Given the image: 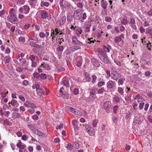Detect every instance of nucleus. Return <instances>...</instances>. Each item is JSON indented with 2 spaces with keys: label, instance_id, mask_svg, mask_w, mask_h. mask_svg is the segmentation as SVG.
I'll return each instance as SVG.
<instances>
[{
  "label": "nucleus",
  "instance_id": "f257e3e1",
  "mask_svg": "<svg viewBox=\"0 0 152 152\" xmlns=\"http://www.w3.org/2000/svg\"><path fill=\"white\" fill-rule=\"evenodd\" d=\"M31 53L30 54L28 55L27 56H28L29 58L31 61V66L32 67H35L37 65V63L39 62V58L36 56L32 54Z\"/></svg>",
  "mask_w": 152,
  "mask_h": 152
},
{
  "label": "nucleus",
  "instance_id": "f03ea898",
  "mask_svg": "<svg viewBox=\"0 0 152 152\" xmlns=\"http://www.w3.org/2000/svg\"><path fill=\"white\" fill-rule=\"evenodd\" d=\"M28 127L30 129L33 131L34 133L39 136H42L44 134L41 131L36 129L33 124H28Z\"/></svg>",
  "mask_w": 152,
  "mask_h": 152
},
{
  "label": "nucleus",
  "instance_id": "7ed1b4c3",
  "mask_svg": "<svg viewBox=\"0 0 152 152\" xmlns=\"http://www.w3.org/2000/svg\"><path fill=\"white\" fill-rule=\"evenodd\" d=\"M59 4L61 9L63 10L69 8L71 6L67 0H60Z\"/></svg>",
  "mask_w": 152,
  "mask_h": 152
},
{
  "label": "nucleus",
  "instance_id": "20e7f679",
  "mask_svg": "<svg viewBox=\"0 0 152 152\" xmlns=\"http://www.w3.org/2000/svg\"><path fill=\"white\" fill-rule=\"evenodd\" d=\"M30 10L29 7L28 5H25L20 8L18 11L21 13L27 14L29 12Z\"/></svg>",
  "mask_w": 152,
  "mask_h": 152
},
{
  "label": "nucleus",
  "instance_id": "39448f33",
  "mask_svg": "<svg viewBox=\"0 0 152 152\" xmlns=\"http://www.w3.org/2000/svg\"><path fill=\"white\" fill-rule=\"evenodd\" d=\"M82 11L80 9L76 10L74 13V17L76 20H80L82 18Z\"/></svg>",
  "mask_w": 152,
  "mask_h": 152
},
{
  "label": "nucleus",
  "instance_id": "423d86ee",
  "mask_svg": "<svg viewBox=\"0 0 152 152\" xmlns=\"http://www.w3.org/2000/svg\"><path fill=\"white\" fill-rule=\"evenodd\" d=\"M7 18L9 21L12 23H17L18 22V20L15 15H9Z\"/></svg>",
  "mask_w": 152,
  "mask_h": 152
},
{
  "label": "nucleus",
  "instance_id": "0eeeda50",
  "mask_svg": "<svg viewBox=\"0 0 152 152\" xmlns=\"http://www.w3.org/2000/svg\"><path fill=\"white\" fill-rule=\"evenodd\" d=\"M41 18L43 19L48 18V20L51 18V15H49L48 12L45 10H42L39 11Z\"/></svg>",
  "mask_w": 152,
  "mask_h": 152
},
{
  "label": "nucleus",
  "instance_id": "6e6552de",
  "mask_svg": "<svg viewBox=\"0 0 152 152\" xmlns=\"http://www.w3.org/2000/svg\"><path fill=\"white\" fill-rule=\"evenodd\" d=\"M112 106V104L111 101H106L104 103L103 108L108 113L111 109V107Z\"/></svg>",
  "mask_w": 152,
  "mask_h": 152
},
{
  "label": "nucleus",
  "instance_id": "1a4fd4ad",
  "mask_svg": "<svg viewBox=\"0 0 152 152\" xmlns=\"http://www.w3.org/2000/svg\"><path fill=\"white\" fill-rule=\"evenodd\" d=\"M80 49L81 48L80 46H73L68 49L66 51V54H69L76 50Z\"/></svg>",
  "mask_w": 152,
  "mask_h": 152
},
{
  "label": "nucleus",
  "instance_id": "9d476101",
  "mask_svg": "<svg viewBox=\"0 0 152 152\" xmlns=\"http://www.w3.org/2000/svg\"><path fill=\"white\" fill-rule=\"evenodd\" d=\"M34 77L35 78H40L42 80L45 79L47 77V75L46 74L42 73L40 74L38 72H35L33 74Z\"/></svg>",
  "mask_w": 152,
  "mask_h": 152
},
{
  "label": "nucleus",
  "instance_id": "9b49d317",
  "mask_svg": "<svg viewBox=\"0 0 152 152\" xmlns=\"http://www.w3.org/2000/svg\"><path fill=\"white\" fill-rule=\"evenodd\" d=\"M70 79L67 77L63 78L61 83V84L67 87H69V81Z\"/></svg>",
  "mask_w": 152,
  "mask_h": 152
},
{
  "label": "nucleus",
  "instance_id": "f8f14e48",
  "mask_svg": "<svg viewBox=\"0 0 152 152\" xmlns=\"http://www.w3.org/2000/svg\"><path fill=\"white\" fill-rule=\"evenodd\" d=\"M64 90V88L63 87H62L60 88L59 91L60 95L64 98L66 99L69 98V95L66 92L63 91Z\"/></svg>",
  "mask_w": 152,
  "mask_h": 152
},
{
  "label": "nucleus",
  "instance_id": "ddd939ff",
  "mask_svg": "<svg viewBox=\"0 0 152 152\" xmlns=\"http://www.w3.org/2000/svg\"><path fill=\"white\" fill-rule=\"evenodd\" d=\"M72 42L74 45L78 46H83L84 44L82 42H80L75 36H73L72 38Z\"/></svg>",
  "mask_w": 152,
  "mask_h": 152
},
{
  "label": "nucleus",
  "instance_id": "4468645a",
  "mask_svg": "<svg viewBox=\"0 0 152 152\" xmlns=\"http://www.w3.org/2000/svg\"><path fill=\"white\" fill-rule=\"evenodd\" d=\"M38 40V38L36 36H33L29 37L28 41L31 45V44L36 43L37 42Z\"/></svg>",
  "mask_w": 152,
  "mask_h": 152
},
{
  "label": "nucleus",
  "instance_id": "2eb2a0df",
  "mask_svg": "<svg viewBox=\"0 0 152 152\" xmlns=\"http://www.w3.org/2000/svg\"><path fill=\"white\" fill-rule=\"evenodd\" d=\"M66 17L65 16H63L57 21V24L58 26L63 25L66 20Z\"/></svg>",
  "mask_w": 152,
  "mask_h": 152
},
{
  "label": "nucleus",
  "instance_id": "dca6fc26",
  "mask_svg": "<svg viewBox=\"0 0 152 152\" xmlns=\"http://www.w3.org/2000/svg\"><path fill=\"white\" fill-rule=\"evenodd\" d=\"M111 77L112 79L116 81L121 77V75L117 72H114L111 74Z\"/></svg>",
  "mask_w": 152,
  "mask_h": 152
},
{
  "label": "nucleus",
  "instance_id": "f3484780",
  "mask_svg": "<svg viewBox=\"0 0 152 152\" xmlns=\"http://www.w3.org/2000/svg\"><path fill=\"white\" fill-rule=\"evenodd\" d=\"M16 146L19 149L22 150H26V145L22 143L20 141H19V142L16 144Z\"/></svg>",
  "mask_w": 152,
  "mask_h": 152
},
{
  "label": "nucleus",
  "instance_id": "a211bd4d",
  "mask_svg": "<svg viewBox=\"0 0 152 152\" xmlns=\"http://www.w3.org/2000/svg\"><path fill=\"white\" fill-rule=\"evenodd\" d=\"M98 56L101 60L106 63H109L110 61L106 57L103 56L101 54H98Z\"/></svg>",
  "mask_w": 152,
  "mask_h": 152
},
{
  "label": "nucleus",
  "instance_id": "6ab92c4d",
  "mask_svg": "<svg viewBox=\"0 0 152 152\" xmlns=\"http://www.w3.org/2000/svg\"><path fill=\"white\" fill-rule=\"evenodd\" d=\"M124 34H122L119 36L116 37L114 39L115 43L118 44L122 40V38H124Z\"/></svg>",
  "mask_w": 152,
  "mask_h": 152
},
{
  "label": "nucleus",
  "instance_id": "aec40b11",
  "mask_svg": "<svg viewBox=\"0 0 152 152\" xmlns=\"http://www.w3.org/2000/svg\"><path fill=\"white\" fill-rule=\"evenodd\" d=\"M115 83H114L112 80L109 81L107 83V87L108 89H111L114 86Z\"/></svg>",
  "mask_w": 152,
  "mask_h": 152
},
{
  "label": "nucleus",
  "instance_id": "412c9836",
  "mask_svg": "<svg viewBox=\"0 0 152 152\" xmlns=\"http://www.w3.org/2000/svg\"><path fill=\"white\" fill-rule=\"evenodd\" d=\"M95 91L94 89H92L91 90L90 92V96L91 99H94L96 98V96L95 94Z\"/></svg>",
  "mask_w": 152,
  "mask_h": 152
},
{
  "label": "nucleus",
  "instance_id": "4be33fe9",
  "mask_svg": "<svg viewBox=\"0 0 152 152\" xmlns=\"http://www.w3.org/2000/svg\"><path fill=\"white\" fill-rule=\"evenodd\" d=\"M105 84V81L104 80L101 79V78L99 79L97 84L98 87H101L102 86H104Z\"/></svg>",
  "mask_w": 152,
  "mask_h": 152
},
{
  "label": "nucleus",
  "instance_id": "5701e85b",
  "mask_svg": "<svg viewBox=\"0 0 152 152\" xmlns=\"http://www.w3.org/2000/svg\"><path fill=\"white\" fill-rule=\"evenodd\" d=\"M121 100V97L118 96H115L113 98V102L118 103L120 102Z\"/></svg>",
  "mask_w": 152,
  "mask_h": 152
},
{
  "label": "nucleus",
  "instance_id": "b1692460",
  "mask_svg": "<svg viewBox=\"0 0 152 152\" xmlns=\"http://www.w3.org/2000/svg\"><path fill=\"white\" fill-rule=\"evenodd\" d=\"M101 5L102 7L104 10L107 8V1L104 0H102L101 1Z\"/></svg>",
  "mask_w": 152,
  "mask_h": 152
},
{
  "label": "nucleus",
  "instance_id": "393cba45",
  "mask_svg": "<svg viewBox=\"0 0 152 152\" xmlns=\"http://www.w3.org/2000/svg\"><path fill=\"white\" fill-rule=\"evenodd\" d=\"M41 7H48L49 5V3L47 2L44 1H41L40 4Z\"/></svg>",
  "mask_w": 152,
  "mask_h": 152
},
{
  "label": "nucleus",
  "instance_id": "a878e982",
  "mask_svg": "<svg viewBox=\"0 0 152 152\" xmlns=\"http://www.w3.org/2000/svg\"><path fill=\"white\" fill-rule=\"evenodd\" d=\"M41 66H42L47 70H49L50 69L51 67L48 64L45 63H43L41 64Z\"/></svg>",
  "mask_w": 152,
  "mask_h": 152
},
{
  "label": "nucleus",
  "instance_id": "bb28decb",
  "mask_svg": "<svg viewBox=\"0 0 152 152\" xmlns=\"http://www.w3.org/2000/svg\"><path fill=\"white\" fill-rule=\"evenodd\" d=\"M87 132L91 136H94L95 133L94 130L92 127L89 130H87Z\"/></svg>",
  "mask_w": 152,
  "mask_h": 152
},
{
  "label": "nucleus",
  "instance_id": "cd10ccee",
  "mask_svg": "<svg viewBox=\"0 0 152 152\" xmlns=\"http://www.w3.org/2000/svg\"><path fill=\"white\" fill-rule=\"evenodd\" d=\"M36 91L38 95L40 96H42L43 95V91L41 88H37Z\"/></svg>",
  "mask_w": 152,
  "mask_h": 152
},
{
  "label": "nucleus",
  "instance_id": "c85d7f7f",
  "mask_svg": "<svg viewBox=\"0 0 152 152\" xmlns=\"http://www.w3.org/2000/svg\"><path fill=\"white\" fill-rule=\"evenodd\" d=\"M125 80V79L124 77H122L119 78L118 81V85L119 86H122Z\"/></svg>",
  "mask_w": 152,
  "mask_h": 152
},
{
  "label": "nucleus",
  "instance_id": "c756f323",
  "mask_svg": "<svg viewBox=\"0 0 152 152\" xmlns=\"http://www.w3.org/2000/svg\"><path fill=\"white\" fill-rule=\"evenodd\" d=\"M5 61V63L6 64L7 66H9V63L10 61L11 58L9 56H6L4 58Z\"/></svg>",
  "mask_w": 152,
  "mask_h": 152
},
{
  "label": "nucleus",
  "instance_id": "7c9ffc66",
  "mask_svg": "<svg viewBox=\"0 0 152 152\" xmlns=\"http://www.w3.org/2000/svg\"><path fill=\"white\" fill-rule=\"evenodd\" d=\"M92 63L94 66H97L99 65L98 61L95 58H93L91 60Z\"/></svg>",
  "mask_w": 152,
  "mask_h": 152
},
{
  "label": "nucleus",
  "instance_id": "2f4dec72",
  "mask_svg": "<svg viewBox=\"0 0 152 152\" xmlns=\"http://www.w3.org/2000/svg\"><path fill=\"white\" fill-rule=\"evenodd\" d=\"M102 48L104 52H109L110 49H111V47L109 46H106L104 45H102Z\"/></svg>",
  "mask_w": 152,
  "mask_h": 152
},
{
  "label": "nucleus",
  "instance_id": "473e14b6",
  "mask_svg": "<svg viewBox=\"0 0 152 152\" xmlns=\"http://www.w3.org/2000/svg\"><path fill=\"white\" fill-rule=\"evenodd\" d=\"M18 103L17 101L14 99H12L10 102H9V104H11L12 106L16 107Z\"/></svg>",
  "mask_w": 152,
  "mask_h": 152
},
{
  "label": "nucleus",
  "instance_id": "72a5a7b5",
  "mask_svg": "<svg viewBox=\"0 0 152 152\" xmlns=\"http://www.w3.org/2000/svg\"><path fill=\"white\" fill-rule=\"evenodd\" d=\"M117 91L121 95H123L124 94V89L122 88L118 87L117 88Z\"/></svg>",
  "mask_w": 152,
  "mask_h": 152
},
{
  "label": "nucleus",
  "instance_id": "f704fd0d",
  "mask_svg": "<svg viewBox=\"0 0 152 152\" xmlns=\"http://www.w3.org/2000/svg\"><path fill=\"white\" fill-rule=\"evenodd\" d=\"M85 76V78L86 80L88 82H90L91 80V79L90 77L89 74L87 72H85L84 73Z\"/></svg>",
  "mask_w": 152,
  "mask_h": 152
},
{
  "label": "nucleus",
  "instance_id": "c9c22d12",
  "mask_svg": "<svg viewBox=\"0 0 152 152\" xmlns=\"http://www.w3.org/2000/svg\"><path fill=\"white\" fill-rule=\"evenodd\" d=\"M32 50L33 51L38 55H42V53L39 50H38L35 48H33L32 49Z\"/></svg>",
  "mask_w": 152,
  "mask_h": 152
},
{
  "label": "nucleus",
  "instance_id": "e433bc0d",
  "mask_svg": "<svg viewBox=\"0 0 152 152\" xmlns=\"http://www.w3.org/2000/svg\"><path fill=\"white\" fill-rule=\"evenodd\" d=\"M146 34H148L151 36V38H152V29L148 28L146 29Z\"/></svg>",
  "mask_w": 152,
  "mask_h": 152
},
{
  "label": "nucleus",
  "instance_id": "4c0bfd02",
  "mask_svg": "<svg viewBox=\"0 0 152 152\" xmlns=\"http://www.w3.org/2000/svg\"><path fill=\"white\" fill-rule=\"evenodd\" d=\"M9 15H16L15 10L13 8L10 9L9 11Z\"/></svg>",
  "mask_w": 152,
  "mask_h": 152
},
{
  "label": "nucleus",
  "instance_id": "58836bf2",
  "mask_svg": "<svg viewBox=\"0 0 152 152\" xmlns=\"http://www.w3.org/2000/svg\"><path fill=\"white\" fill-rule=\"evenodd\" d=\"M94 41H95V40H94L92 38L88 39L86 42V45H88V44H90L91 45L94 43Z\"/></svg>",
  "mask_w": 152,
  "mask_h": 152
},
{
  "label": "nucleus",
  "instance_id": "ea45409f",
  "mask_svg": "<svg viewBox=\"0 0 152 152\" xmlns=\"http://www.w3.org/2000/svg\"><path fill=\"white\" fill-rule=\"evenodd\" d=\"M82 18H81L80 21L81 22H83L84 20H85L87 18V15L86 13H84L82 14Z\"/></svg>",
  "mask_w": 152,
  "mask_h": 152
},
{
  "label": "nucleus",
  "instance_id": "a19ab883",
  "mask_svg": "<svg viewBox=\"0 0 152 152\" xmlns=\"http://www.w3.org/2000/svg\"><path fill=\"white\" fill-rule=\"evenodd\" d=\"M2 110H1L0 112L1 113V114L2 115H5L6 117H8L9 116V114L10 113V112L9 111H4L3 113L1 112Z\"/></svg>",
  "mask_w": 152,
  "mask_h": 152
},
{
  "label": "nucleus",
  "instance_id": "79ce46f5",
  "mask_svg": "<svg viewBox=\"0 0 152 152\" xmlns=\"http://www.w3.org/2000/svg\"><path fill=\"white\" fill-rule=\"evenodd\" d=\"M74 111L75 112H74L73 113H74L75 114L77 115H79L80 116H82V113L81 111H80L79 110H78L76 109V110H75Z\"/></svg>",
  "mask_w": 152,
  "mask_h": 152
},
{
  "label": "nucleus",
  "instance_id": "37998d69",
  "mask_svg": "<svg viewBox=\"0 0 152 152\" xmlns=\"http://www.w3.org/2000/svg\"><path fill=\"white\" fill-rule=\"evenodd\" d=\"M105 91L104 90L103 87L99 89L97 91L98 94H102L104 92H105Z\"/></svg>",
  "mask_w": 152,
  "mask_h": 152
},
{
  "label": "nucleus",
  "instance_id": "c03bdc74",
  "mask_svg": "<svg viewBox=\"0 0 152 152\" xmlns=\"http://www.w3.org/2000/svg\"><path fill=\"white\" fill-rule=\"evenodd\" d=\"M66 148L67 149L71 151L72 149L73 146L70 143H68L66 146Z\"/></svg>",
  "mask_w": 152,
  "mask_h": 152
},
{
  "label": "nucleus",
  "instance_id": "a18cd8bd",
  "mask_svg": "<svg viewBox=\"0 0 152 152\" xmlns=\"http://www.w3.org/2000/svg\"><path fill=\"white\" fill-rule=\"evenodd\" d=\"M91 77L92 79L91 83H94L96 82V80L97 79V77L96 75H93Z\"/></svg>",
  "mask_w": 152,
  "mask_h": 152
},
{
  "label": "nucleus",
  "instance_id": "49530a36",
  "mask_svg": "<svg viewBox=\"0 0 152 152\" xmlns=\"http://www.w3.org/2000/svg\"><path fill=\"white\" fill-rule=\"evenodd\" d=\"M98 122V120L96 119L93 120L92 121V125L94 127H95L96 126Z\"/></svg>",
  "mask_w": 152,
  "mask_h": 152
},
{
  "label": "nucleus",
  "instance_id": "de8ad7c7",
  "mask_svg": "<svg viewBox=\"0 0 152 152\" xmlns=\"http://www.w3.org/2000/svg\"><path fill=\"white\" fill-rule=\"evenodd\" d=\"M121 23L124 25H126L128 22V21L125 18H123L121 20Z\"/></svg>",
  "mask_w": 152,
  "mask_h": 152
},
{
  "label": "nucleus",
  "instance_id": "09e8293b",
  "mask_svg": "<svg viewBox=\"0 0 152 152\" xmlns=\"http://www.w3.org/2000/svg\"><path fill=\"white\" fill-rule=\"evenodd\" d=\"M82 32V30L80 28H78L77 30V35L80 37V35L81 34Z\"/></svg>",
  "mask_w": 152,
  "mask_h": 152
},
{
  "label": "nucleus",
  "instance_id": "8fccbe9b",
  "mask_svg": "<svg viewBox=\"0 0 152 152\" xmlns=\"http://www.w3.org/2000/svg\"><path fill=\"white\" fill-rule=\"evenodd\" d=\"M147 47L148 48V49L149 51H151V48H152V44L149 42V43L147 44Z\"/></svg>",
  "mask_w": 152,
  "mask_h": 152
},
{
  "label": "nucleus",
  "instance_id": "3c124183",
  "mask_svg": "<svg viewBox=\"0 0 152 152\" xmlns=\"http://www.w3.org/2000/svg\"><path fill=\"white\" fill-rule=\"evenodd\" d=\"M19 41L20 42H21L23 43L25 42V39L24 37H20L19 38Z\"/></svg>",
  "mask_w": 152,
  "mask_h": 152
},
{
  "label": "nucleus",
  "instance_id": "603ef678",
  "mask_svg": "<svg viewBox=\"0 0 152 152\" xmlns=\"http://www.w3.org/2000/svg\"><path fill=\"white\" fill-rule=\"evenodd\" d=\"M67 108L69 110L70 112H72V113H74L75 112V111L76 110V109H75L74 108H72V107H67Z\"/></svg>",
  "mask_w": 152,
  "mask_h": 152
},
{
  "label": "nucleus",
  "instance_id": "864d4df0",
  "mask_svg": "<svg viewBox=\"0 0 152 152\" xmlns=\"http://www.w3.org/2000/svg\"><path fill=\"white\" fill-rule=\"evenodd\" d=\"M20 63L22 65H26L27 64V61L26 59L25 58H23L22 60V61L20 62Z\"/></svg>",
  "mask_w": 152,
  "mask_h": 152
},
{
  "label": "nucleus",
  "instance_id": "5fc2aeb1",
  "mask_svg": "<svg viewBox=\"0 0 152 152\" xmlns=\"http://www.w3.org/2000/svg\"><path fill=\"white\" fill-rule=\"evenodd\" d=\"M105 20L106 22H110L112 21V19L108 16H106L105 17Z\"/></svg>",
  "mask_w": 152,
  "mask_h": 152
},
{
  "label": "nucleus",
  "instance_id": "6e6d98bb",
  "mask_svg": "<svg viewBox=\"0 0 152 152\" xmlns=\"http://www.w3.org/2000/svg\"><path fill=\"white\" fill-rule=\"evenodd\" d=\"M29 107H30L31 108H36L37 106L34 104L33 103H29Z\"/></svg>",
  "mask_w": 152,
  "mask_h": 152
},
{
  "label": "nucleus",
  "instance_id": "4d7b16f0",
  "mask_svg": "<svg viewBox=\"0 0 152 152\" xmlns=\"http://www.w3.org/2000/svg\"><path fill=\"white\" fill-rule=\"evenodd\" d=\"M64 49V47L62 46H59L57 48V50L59 51H62Z\"/></svg>",
  "mask_w": 152,
  "mask_h": 152
},
{
  "label": "nucleus",
  "instance_id": "13d9d810",
  "mask_svg": "<svg viewBox=\"0 0 152 152\" xmlns=\"http://www.w3.org/2000/svg\"><path fill=\"white\" fill-rule=\"evenodd\" d=\"M16 69L17 71L20 72L23 71V68L21 67H18L16 68Z\"/></svg>",
  "mask_w": 152,
  "mask_h": 152
},
{
  "label": "nucleus",
  "instance_id": "bf43d9fd",
  "mask_svg": "<svg viewBox=\"0 0 152 152\" xmlns=\"http://www.w3.org/2000/svg\"><path fill=\"white\" fill-rule=\"evenodd\" d=\"M91 127L90 125H86L85 127L86 131L87 132V130H89Z\"/></svg>",
  "mask_w": 152,
  "mask_h": 152
},
{
  "label": "nucleus",
  "instance_id": "052dcab7",
  "mask_svg": "<svg viewBox=\"0 0 152 152\" xmlns=\"http://www.w3.org/2000/svg\"><path fill=\"white\" fill-rule=\"evenodd\" d=\"M151 72L150 71H147V72H146L145 73V76H146L147 77H149L151 75Z\"/></svg>",
  "mask_w": 152,
  "mask_h": 152
},
{
  "label": "nucleus",
  "instance_id": "680f3d73",
  "mask_svg": "<svg viewBox=\"0 0 152 152\" xmlns=\"http://www.w3.org/2000/svg\"><path fill=\"white\" fill-rule=\"evenodd\" d=\"M118 108V106L117 105L113 107V112L115 113H117V111Z\"/></svg>",
  "mask_w": 152,
  "mask_h": 152
},
{
  "label": "nucleus",
  "instance_id": "e2e57ef3",
  "mask_svg": "<svg viewBox=\"0 0 152 152\" xmlns=\"http://www.w3.org/2000/svg\"><path fill=\"white\" fill-rule=\"evenodd\" d=\"M72 123L73 126H74V127L75 128V127H76V126L77 124V121L75 120H74L72 121Z\"/></svg>",
  "mask_w": 152,
  "mask_h": 152
},
{
  "label": "nucleus",
  "instance_id": "0e129e2a",
  "mask_svg": "<svg viewBox=\"0 0 152 152\" xmlns=\"http://www.w3.org/2000/svg\"><path fill=\"white\" fill-rule=\"evenodd\" d=\"M39 37L42 38H44L45 37V34L43 32H40L39 33Z\"/></svg>",
  "mask_w": 152,
  "mask_h": 152
},
{
  "label": "nucleus",
  "instance_id": "69168bd1",
  "mask_svg": "<svg viewBox=\"0 0 152 152\" xmlns=\"http://www.w3.org/2000/svg\"><path fill=\"white\" fill-rule=\"evenodd\" d=\"M140 32L141 33H143L145 32V30L142 26H141L140 28Z\"/></svg>",
  "mask_w": 152,
  "mask_h": 152
},
{
  "label": "nucleus",
  "instance_id": "338daca9",
  "mask_svg": "<svg viewBox=\"0 0 152 152\" xmlns=\"http://www.w3.org/2000/svg\"><path fill=\"white\" fill-rule=\"evenodd\" d=\"M10 52V48L8 47H7L6 48L5 53L6 54H8Z\"/></svg>",
  "mask_w": 152,
  "mask_h": 152
},
{
  "label": "nucleus",
  "instance_id": "774afa93",
  "mask_svg": "<svg viewBox=\"0 0 152 152\" xmlns=\"http://www.w3.org/2000/svg\"><path fill=\"white\" fill-rule=\"evenodd\" d=\"M147 14L149 16H152V9H150L147 12Z\"/></svg>",
  "mask_w": 152,
  "mask_h": 152
}]
</instances>
